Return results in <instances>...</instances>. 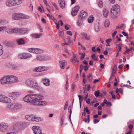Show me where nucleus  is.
Returning <instances> with one entry per match:
<instances>
[{"mask_svg":"<svg viewBox=\"0 0 134 134\" xmlns=\"http://www.w3.org/2000/svg\"><path fill=\"white\" fill-rule=\"evenodd\" d=\"M22 105L20 103L13 102L7 105L6 108L10 111L17 110L22 107Z\"/></svg>","mask_w":134,"mask_h":134,"instance_id":"obj_1","label":"nucleus"},{"mask_svg":"<svg viewBox=\"0 0 134 134\" xmlns=\"http://www.w3.org/2000/svg\"><path fill=\"white\" fill-rule=\"evenodd\" d=\"M21 94V93L19 92H13L9 93L8 96L12 100H18V97Z\"/></svg>","mask_w":134,"mask_h":134,"instance_id":"obj_2","label":"nucleus"},{"mask_svg":"<svg viewBox=\"0 0 134 134\" xmlns=\"http://www.w3.org/2000/svg\"><path fill=\"white\" fill-rule=\"evenodd\" d=\"M10 129V126L8 123L2 122L0 124V131L5 132Z\"/></svg>","mask_w":134,"mask_h":134,"instance_id":"obj_3","label":"nucleus"},{"mask_svg":"<svg viewBox=\"0 0 134 134\" xmlns=\"http://www.w3.org/2000/svg\"><path fill=\"white\" fill-rule=\"evenodd\" d=\"M28 51L31 53L36 54H40L43 52V50L40 49L31 48L27 49Z\"/></svg>","mask_w":134,"mask_h":134,"instance_id":"obj_4","label":"nucleus"},{"mask_svg":"<svg viewBox=\"0 0 134 134\" xmlns=\"http://www.w3.org/2000/svg\"><path fill=\"white\" fill-rule=\"evenodd\" d=\"M33 104H34L36 103V102H38V101L42 100L43 99V96L41 95L36 94H33Z\"/></svg>","mask_w":134,"mask_h":134,"instance_id":"obj_5","label":"nucleus"},{"mask_svg":"<svg viewBox=\"0 0 134 134\" xmlns=\"http://www.w3.org/2000/svg\"><path fill=\"white\" fill-rule=\"evenodd\" d=\"M0 82L2 85L10 83L8 75L6 76L1 78L0 79Z\"/></svg>","mask_w":134,"mask_h":134,"instance_id":"obj_6","label":"nucleus"},{"mask_svg":"<svg viewBox=\"0 0 134 134\" xmlns=\"http://www.w3.org/2000/svg\"><path fill=\"white\" fill-rule=\"evenodd\" d=\"M18 56L20 58L26 59L31 58L32 57V55L30 53H24L19 54Z\"/></svg>","mask_w":134,"mask_h":134,"instance_id":"obj_7","label":"nucleus"},{"mask_svg":"<svg viewBox=\"0 0 134 134\" xmlns=\"http://www.w3.org/2000/svg\"><path fill=\"white\" fill-rule=\"evenodd\" d=\"M49 69V68L47 67L44 66H41L37 67L35 68L34 69V71H35L40 72L47 70H48Z\"/></svg>","mask_w":134,"mask_h":134,"instance_id":"obj_8","label":"nucleus"},{"mask_svg":"<svg viewBox=\"0 0 134 134\" xmlns=\"http://www.w3.org/2000/svg\"><path fill=\"white\" fill-rule=\"evenodd\" d=\"M33 94L28 95L24 98V100L26 102H32L33 104Z\"/></svg>","mask_w":134,"mask_h":134,"instance_id":"obj_9","label":"nucleus"},{"mask_svg":"<svg viewBox=\"0 0 134 134\" xmlns=\"http://www.w3.org/2000/svg\"><path fill=\"white\" fill-rule=\"evenodd\" d=\"M32 129L35 134H42L41 129L38 126H34L32 127Z\"/></svg>","mask_w":134,"mask_h":134,"instance_id":"obj_10","label":"nucleus"},{"mask_svg":"<svg viewBox=\"0 0 134 134\" xmlns=\"http://www.w3.org/2000/svg\"><path fill=\"white\" fill-rule=\"evenodd\" d=\"M10 83L19 82L18 78L16 76L13 75H8Z\"/></svg>","mask_w":134,"mask_h":134,"instance_id":"obj_11","label":"nucleus"},{"mask_svg":"<svg viewBox=\"0 0 134 134\" xmlns=\"http://www.w3.org/2000/svg\"><path fill=\"white\" fill-rule=\"evenodd\" d=\"M79 9L80 7L78 5L75 6L72 9L71 14L72 16H75L77 15Z\"/></svg>","mask_w":134,"mask_h":134,"instance_id":"obj_12","label":"nucleus"},{"mask_svg":"<svg viewBox=\"0 0 134 134\" xmlns=\"http://www.w3.org/2000/svg\"><path fill=\"white\" fill-rule=\"evenodd\" d=\"M49 59L47 56L43 55H39L37 56L36 59L39 61L46 60Z\"/></svg>","mask_w":134,"mask_h":134,"instance_id":"obj_13","label":"nucleus"},{"mask_svg":"<svg viewBox=\"0 0 134 134\" xmlns=\"http://www.w3.org/2000/svg\"><path fill=\"white\" fill-rule=\"evenodd\" d=\"M18 28L14 27L8 28L7 29L6 32L9 34L16 33L18 32Z\"/></svg>","mask_w":134,"mask_h":134,"instance_id":"obj_14","label":"nucleus"},{"mask_svg":"<svg viewBox=\"0 0 134 134\" xmlns=\"http://www.w3.org/2000/svg\"><path fill=\"white\" fill-rule=\"evenodd\" d=\"M25 83L28 86L30 87H32L34 84H36V81L34 80L31 79L27 80Z\"/></svg>","mask_w":134,"mask_h":134,"instance_id":"obj_15","label":"nucleus"},{"mask_svg":"<svg viewBox=\"0 0 134 134\" xmlns=\"http://www.w3.org/2000/svg\"><path fill=\"white\" fill-rule=\"evenodd\" d=\"M5 4L9 7L15 6L14 0H7L5 2Z\"/></svg>","mask_w":134,"mask_h":134,"instance_id":"obj_16","label":"nucleus"},{"mask_svg":"<svg viewBox=\"0 0 134 134\" xmlns=\"http://www.w3.org/2000/svg\"><path fill=\"white\" fill-rule=\"evenodd\" d=\"M12 100L8 97L3 95L1 102L5 103H11Z\"/></svg>","mask_w":134,"mask_h":134,"instance_id":"obj_17","label":"nucleus"},{"mask_svg":"<svg viewBox=\"0 0 134 134\" xmlns=\"http://www.w3.org/2000/svg\"><path fill=\"white\" fill-rule=\"evenodd\" d=\"M87 13L83 10L81 11L80 13V15L78 17L80 19H84L86 18Z\"/></svg>","mask_w":134,"mask_h":134,"instance_id":"obj_18","label":"nucleus"},{"mask_svg":"<svg viewBox=\"0 0 134 134\" xmlns=\"http://www.w3.org/2000/svg\"><path fill=\"white\" fill-rule=\"evenodd\" d=\"M12 18L14 20L21 19V13H14L12 15Z\"/></svg>","mask_w":134,"mask_h":134,"instance_id":"obj_19","label":"nucleus"},{"mask_svg":"<svg viewBox=\"0 0 134 134\" xmlns=\"http://www.w3.org/2000/svg\"><path fill=\"white\" fill-rule=\"evenodd\" d=\"M59 66L61 69H64V66L67 64V62L65 60L59 61Z\"/></svg>","mask_w":134,"mask_h":134,"instance_id":"obj_20","label":"nucleus"},{"mask_svg":"<svg viewBox=\"0 0 134 134\" xmlns=\"http://www.w3.org/2000/svg\"><path fill=\"white\" fill-rule=\"evenodd\" d=\"M94 27L96 32H98L100 29V25L98 22L96 23L94 25Z\"/></svg>","mask_w":134,"mask_h":134,"instance_id":"obj_21","label":"nucleus"},{"mask_svg":"<svg viewBox=\"0 0 134 134\" xmlns=\"http://www.w3.org/2000/svg\"><path fill=\"white\" fill-rule=\"evenodd\" d=\"M29 30L27 29H20L18 28V32H19L21 34L27 33Z\"/></svg>","mask_w":134,"mask_h":134,"instance_id":"obj_22","label":"nucleus"},{"mask_svg":"<svg viewBox=\"0 0 134 134\" xmlns=\"http://www.w3.org/2000/svg\"><path fill=\"white\" fill-rule=\"evenodd\" d=\"M35 104L34 105H45L47 104V102L44 101H41V100L38 102H36Z\"/></svg>","mask_w":134,"mask_h":134,"instance_id":"obj_23","label":"nucleus"},{"mask_svg":"<svg viewBox=\"0 0 134 134\" xmlns=\"http://www.w3.org/2000/svg\"><path fill=\"white\" fill-rule=\"evenodd\" d=\"M58 3L60 7L62 9H64L65 8V3L64 0H58Z\"/></svg>","mask_w":134,"mask_h":134,"instance_id":"obj_24","label":"nucleus"},{"mask_svg":"<svg viewBox=\"0 0 134 134\" xmlns=\"http://www.w3.org/2000/svg\"><path fill=\"white\" fill-rule=\"evenodd\" d=\"M83 69L85 71H86L88 69V67L86 65L83 66L82 64L80 65V75L81 74L82 70Z\"/></svg>","mask_w":134,"mask_h":134,"instance_id":"obj_25","label":"nucleus"},{"mask_svg":"<svg viewBox=\"0 0 134 134\" xmlns=\"http://www.w3.org/2000/svg\"><path fill=\"white\" fill-rule=\"evenodd\" d=\"M34 115H28L25 116V118L28 121H34Z\"/></svg>","mask_w":134,"mask_h":134,"instance_id":"obj_26","label":"nucleus"},{"mask_svg":"<svg viewBox=\"0 0 134 134\" xmlns=\"http://www.w3.org/2000/svg\"><path fill=\"white\" fill-rule=\"evenodd\" d=\"M119 5L118 4H116L113 6L111 9V11H115L118 12L119 10Z\"/></svg>","mask_w":134,"mask_h":134,"instance_id":"obj_27","label":"nucleus"},{"mask_svg":"<svg viewBox=\"0 0 134 134\" xmlns=\"http://www.w3.org/2000/svg\"><path fill=\"white\" fill-rule=\"evenodd\" d=\"M80 34L86 40H90V36L87 35L86 33L84 32L81 33Z\"/></svg>","mask_w":134,"mask_h":134,"instance_id":"obj_28","label":"nucleus"},{"mask_svg":"<svg viewBox=\"0 0 134 134\" xmlns=\"http://www.w3.org/2000/svg\"><path fill=\"white\" fill-rule=\"evenodd\" d=\"M43 84L46 86H49L50 84V81L48 79L44 78L42 79Z\"/></svg>","mask_w":134,"mask_h":134,"instance_id":"obj_29","label":"nucleus"},{"mask_svg":"<svg viewBox=\"0 0 134 134\" xmlns=\"http://www.w3.org/2000/svg\"><path fill=\"white\" fill-rule=\"evenodd\" d=\"M102 12L103 15L105 17H107L109 14L108 9L105 8H103Z\"/></svg>","mask_w":134,"mask_h":134,"instance_id":"obj_30","label":"nucleus"},{"mask_svg":"<svg viewBox=\"0 0 134 134\" xmlns=\"http://www.w3.org/2000/svg\"><path fill=\"white\" fill-rule=\"evenodd\" d=\"M43 120V118L37 116L36 115H34V121H35L36 122H39L40 121H42Z\"/></svg>","mask_w":134,"mask_h":134,"instance_id":"obj_31","label":"nucleus"},{"mask_svg":"<svg viewBox=\"0 0 134 134\" xmlns=\"http://www.w3.org/2000/svg\"><path fill=\"white\" fill-rule=\"evenodd\" d=\"M118 13V12L115 11H111V17L113 18H116L117 17Z\"/></svg>","mask_w":134,"mask_h":134,"instance_id":"obj_32","label":"nucleus"},{"mask_svg":"<svg viewBox=\"0 0 134 134\" xmlns=\"http://www.w3.org/2000/svg\"><path fill=\"white\" fill-rule=\"evenodd\" d=\"M24 0H14L15 5H18L21 4Z\"/></svg>","mask_w":134,"mask_h":134,"instance_id":"obj_33","label":"nucleus"},{"mask_svg":"<svg viewBox=\"0 0 134 134\" xmlns=\"http://www.w3.org/2000/svg\"><path fill=\"white\" fill-rule=\"evenodd\" d=\"M42 34H33L32 35V37H34L35 38H38L40 37L42 35Z\"/></svg>","mask_w":134,"mask_h":134,"instance_id":"obj_34","label":"nucleus"},{"mask_svg":"<svg viewBox=\"0 0 134 134\" xmlns=\"http://www.w3.org/2000/svg\"><path fill=\"white\" fill-rule=\"evenodd\" d=\"M30 18L29 16L21 13V19H29Z\"/></svg>","mask_w":134,"mask_h":134,"instance_id":"obj_35","label":"nucleus"},{"mask_svg":"<svg viewBox=\"0 0 134 134\" xmlns=\"http://www.w3.org/2000/svg\"><path fill=\"white\" fill-rule=\"evenodd\" d=\"M83 19H80L79 18V20L77 23V25L79 26H80L82 25L83 24Z\"/></svg>","mask_w":134,"mask_h":134,"instance_id":"obj_36","label":"nucleus"},{"mask_svg":"<svg viewBox=\"0 0 134 134\" xmlns=\"http://www.w3.org/2000/svg\"><path fill=\"white\" fill-rule=\"evenodd\" d=\"M110 25V21L109 20L106 19L104 23V26L105 27H107L109 26Z\"/></svg>","mask_w":134,"mask_h":134,"instance_id":"obj_37","label":"nucleus"},{"mask_svg":"<svg viewBox=\"0 0 134 134\" xmlns=\"http://www.w3.org/2000/svg\"><path fill=\"white\" fill-rule=\"evenodd\" d=\"M94 19V17L92 15L90 16L88 19V21L89 23H92Z\"/></svg>","mask_w":134,"mask_h":134,"instance_id":"obj_38","label":"nucleus"},{"mask_svg":"<svg viewBox=\"0 0 134 134\" xmlns=\"http://www.w3.org/2000/svg\"><path fill=\"white\" fill-rule=\"evenodd\" d=\"M19 45H21L25 43L24 41L22 39H20L17 41Z\"/></svg>","mask_w":134,"mask_h":134,"instance_id":"obj_39","label":"nucleus"},{"mask_svg":"<svg viewBox=\"0 0 134 134\" xmlns=\"http://www.w3.org/2000/svg\"><path fill=\"white\" fill-rule=\"evenodd\" d=\"M72 62L73 63H75L76 62L79 63V61L78 60L76 59V55L75 54H73V58L72 59Z\"/></svg>","mask_w":134,"mask_h":134,"instance_id":"obj_40","label":"nucleus"},{"mask_svg":"<svg viewBox=\"0 0 134 134\" xmlns=\"http://www.w3.org/2000/svg\"><path fill=\"white\" fill-rule=\"evenodd\" d=\"M92 58L93 60L95 61H97L98 60V57L96 56L95 54H93L92 55Z\"/></svg>","mask_w":134,"mask_h":134,"instance_id":"obj_41","label":"nucleus"},{"mask_svg":"<svg viewBox=\"0 0 134 134\" xmlns=\"http://www.w3.org/2000/svg\"><path fill=\"white\" fill-rule=\"evenodd\" d=\"M78 97H79V103H80V105L81 107L82 102L83 100V97L82 95H78Z\"/></svg>","mask_w":134,"mask_h":134,"instance_id":"obj_42","label":"nucleus"},{"mask_svg":"<svg viewBox=\"0 0 134 134\" xmlns=\"http://www.w3.org/2000/svg\"><path fill=\"white\" fill-rule=\"evenodd\" d=\"M6 22H7L5 20L0 19V26L4 25Z\"/></svg>","mask_w":134,"mask_h":134,"instance_id":"obj_43","label":"nucleus"},{"mask_svg":"<svg viewBox=\"0 0 134 134\" xmlns=\"http://www.w3.org/2000/svg\"><path fill=\"white\" fill-rule=\"evenodd\" d=\"M12 63H7L4 64V66L7 68H10Z\"/></svg>","mask_w":134,"mask_h":134,"instance_id":"obj_44","label":"nucleus"},{"mask_svg":"<svg viewBox=\"0 0 134 134\" xmlns=\"http://www.w3.org/2000/svg\"><path fill=\"white\" fill-rule=\"evenodd\" d=\"M18 68V67L16 65L12 64L10 69L13 70H16Z\"/></svg>","mask_w":134,"mask_h":134,"instance_id":"obj_45","label":"nucleus"},{"mask_svg":"<svg viewBox=\"0 0 134 134\" xmlns=\"http://www.w3.org/2000/svg\"><path fill=\"white\" fill-rule=\"evenodd\" d=\"M3 48V46L0 44V56L3 54V51L2 49Z\"/></svg>","mask_w":134,"mask_h":134,"instance_id":"obj_46","label":"nucleus"},{"mask_svg":"<svg viewBox=\"0 0 134 134\" xmlns=\"http://www.w3.org/2000/svg\"><path fill=\"white\" fill-rule=\"evenodd\" d=\"M122 46V44H118L117 46V47H118L119 49V52L121 51V48Z\"/></svg>","mask_w":134,"mask_h":134,"instance_id":"obj_47","label":"nucleus"},{"mask_svg":"<svg viewBox=\"0 0 134 134\" xmlns=\"http://www.w3.org/2000/svg\"><path fill=\"white\" fill-rule=\"evenodd\" d=\"M88 79V80L90 81L92 80L93 77L91 73L89 74Z\"/></svg>","mask_w":134,"mask_h":134,"instance_id":"obj_48","label":"nucleus"},{"mask_svg":"<svg viewBox=\"0 0 134 134\" xmlns=\"http://www.w3.org/2000/svg\"><path fill=\"white\" fill-rule=\"evenodd\" d=\"M100 94L99 91V90H97L95 91L94 92V94L96 97H98L99 96Z\"/></svg>","mask_w":134,"mask_h":134,"instance_id":"obj_49","label":"nucleus"},{"mask_svg":"<svg viewBox=\"0 0 134 134\" xmlns=\"http://www.w3.org/2000/svg\"><path fill=\"white\" fill-rule=\"evenodd\" d=\"M75 84L74 82H73L72 85L71 90L72 91H73L75 88Z\"/></svg>","mask_w":134,"mask_h":134,"instance_id":"obj_50","label":"nucleus"},{"mask_svg":"<svg viewBox=\"0 0 134 134\" xmlns=\"http://www.w3.org/2000/svg\"><path fill=\"white\" fill-rule=\"evenodd\" d=\"M6 28L5 26H2L0 27V32L1 31L4 30Z\"/></svg>","mask_w":134,"mask_h":134,"instance_id":"obj_51","label":"nucleus"},{"mask_svg":"<svg viewBox=\"0 0 134 134\" xmlns=\"http://www.w3.org/2000/svg\"><path fill=\"white\" fill-rule=\"evenodd\" d=\"M90 88V85H86L85 86V89H86L87 91L89 90Z\"/></svg>","mask_w":134,"mask_h":134,"instance_id":"obj_52","label":"nucleus"},{"mask_svg":"<svg viewBox=\"0 0 134 134\" xmlns=\"http://www.w3.org/2000/svg\"><path fill=\"white\" fill-rule=\"evenodd\" d=\"M55 49L57 50H59V45L57 44H55L54 45Z\"/></svg>","mask_w":134,"mask_h":134,"instance_id":"obj_53","label":"nucleus"},{"mask_svg":"<svg viewBox=\"0 0 134 134\" xmlns=\"http://www.w3.org/2000/svg\"><path fill=\"white\" fill-rule=\"evenodd\" d=\"M52 5L54 6V7L56 9H58V7L57 5L54 3H52Z\"/></svg>","mask_w":134,"mask_h":134,"instance_id":"obj_54","label":"nucleus"},{"mask_svg":"<svg viewBox=\"0 0 134 134\" xmlns=\"http://www.w3.org/2000/svg\"><path fill=\"white\" fill-rule=\"evenodd\" d=\"M68 106V102L66 101L65 103V104L64 106V110H66Z\"/></svg>","mask_w":134,"mask_h":134,"instance_id":"obj_55","label":"nucleus"},{"mask_svg":"<svg viewBox=\"0 0 134 134\" xmlns=\"http://www.w3.org/2000/svg\"><path fill=\"white\" fill-rule=\"evenodd\" d=\"M98 5L99 7H102L103 6V3L102 1H99L98 3Z\"/></svg>","mask_w":134,"mask_h":134,"instance_id":"obj_56","label":"nucleus"},{"mask_svg":"<svg viewBox=\"0 0 134 134\" xmlns=\"http://www.w3.org/2000/svg\"><path fill=\"white\" fill-rule=\"evenodd\" d=\"M120 86L121 87H124V86H126V87H127L129 88V86H130L129 85H127L126 84H123L122 83H121V85H120Z\"/></svg>","mask_w":134,"mask_h":134,"instance_id":"obj_57","label":"nucleus"},{"mask_svg":"<svg viewBox=\"0 0 134 134\" xmlns=\"http://www.w3.org/2000/svg\"><path fill=\"white\" fill-rule=\"evenodd\" d=\"M67 40L68 41V42H69V43H69V44H72V43L71 41H70V37H68L67 38Z\"/></svg>","mask_w":134,"mask_h":134,"instance_id":"obj_58","label":"nucleus"},{"mask_svg":"<svg viewBox=\"0 0 134 134\" xmlns=\"http://www.w3.org/2000/svg\"><path fill=\"white\" fill-rule=\"evenodd\" d=\"M64 43H62L61 44V45L62 46H64L66 45H68L69 44V43H66L64 40Z\"/></svg>","mask_w":134,"mask_h":134,"instance_id":"obj_59","label":"nucleus"},{"mask_svg":"<svg viewBox=\"0 0 134 134\" xmlns=\"http://www.w3.org/2000/svg\"><path fill=\"white\" fill-rule=\"evenodd\" d=\"M85 55V53H82L81 54V55L80 57V59L81 60H82L84 58Z\"/></svg>","mask_w":134,"mask_h":134,"instance_id":"obj_60","label":"nucleus"},{"mask_svg":"<svg viewBox=\"0 0 134 134\" xmlns=\"http://www.w3.org/2000/svg\"><path fill=\"white\" fill-rule=\"evenodd\" d=\"M64 121V119L63 117H62L60 119V124L61 126H62Z\"/></svg>","mask_w":134,"mask_h":134,"instance_id":"obj_61","label":"nucleus"},{"mask_svg":"<svg viewBox=\"0 0 134 134\" xmlns=\"http://www.w3.org/2000/svg\"><path fill=\"white\" fill-rule=\"evenodd\" d=\"M99 121L98 120L96 119H94L93 120V122L94 124H96L97 123L99 122Z\"/></svg>","mask_w":134,"mask_h":134,"instance_id":"obj_62","label":"nucleus"},{"mask_svg":"<svg viewBox=\"0 0 134 134\" xmlns=\"http://www.w3.org/2000/svg\"><path fill=\"white\" fill-rule=\"evenodd\" d=\"M59 35L60 36L62 37L63 35V32L62 31H60L59 33Z\"/></svg>","mask_w":134,"mask_h":134,"instance_id":"obj_63","label":"nucleus"},{"mask_svg":"<svg viewBox=\"0 0 134 134\" xmlns=\"http://www.w3.org/2000/svg\"><path fill=\"white\" fill-rule=\"evenodd\" d=\"M78 76L79 75L78 74H77L75 79V82L77 81L78 79Z\"/></svg>","mask_w":134,"mask_h":134,"instance_id":"obj_64","label":"nucleus"}]
</instances>
